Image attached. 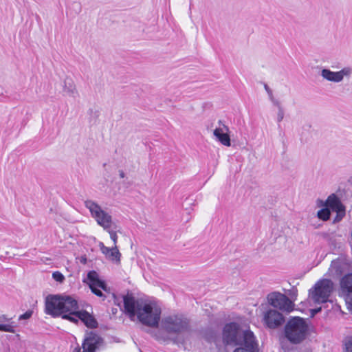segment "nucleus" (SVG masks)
Here are the masks:
<instances>
[{
  "mask_svg": "<svg viewBox=\"0 0 352 352\" xmlns=\"http://www.w3.org/2000/svg\"><path fill=\"white\" fill-rule=\"evenodd\" d=\"M123 302L125 313L131 320L137 316L138 320L146 326H158L162 311L155 302L135 298L131 295L124 296Z\"/></svg>",
  "mask_w": 352,
  "mask_h": 352,
  "instance_id": "obj_1",
  "label": "nucleus"
},
{
  "mask_svg": "<svg viewBox=\"0 0 352 352\" xmlns=\"http://www.w3.org/2000/svg\"><path fill=\"white\" fill-rule=\"evenodd\" d=\"M308 326L303 318L294 317L285 327L286 338L292 343H300L306 337Z\"/></svg>",
  "mask_w": 352,
  "mask_h": 352,
  "instance_id": "obj_2",
  "label": "nucleus"
},
{
  "mask_svg": "<svg viewBox=\"0 0 352 352\" xmlns=\"http://www.w3.org/2000/svg\"><path fill=\"white\" fill-rule=\"evenodd\" d=\"M161 329L170 334H179L188 331L189 320L181 314H173L164 317L161 320Z\"/></svg>",
  "mask_w": 352,
  "mask_h": 352,
  "instance_id": "obj_3",
  "label": "nucleus"
},
{
  "mask_svg": "<svg viewBox=\"0 0 352 352\" xmlns=\"http://www.w3.org/2000/svg\"><path fill=\"white\" fill-rule=\"evenodd\" d=\"M333 289V283L329 279H321L309 290V297L317 304L324 303Z\"/></svg>",
  "mask_w": 352,
  "mask_h": 352,
  "instance_id": "obj_4",
  "label": "nucleus"
},
{
  "mask_svg": "<svg viewBox=\"0 0 352 352\" xmlns=\"http://www.w3.org/2000/svg\"><path fill=\"white\" fill-rule=\"evenodd\" d=\"M85 206L87 208L91 216L97 223L104 230H109L112 225V217L95 201L88 199L85 201Z\"/></svg>",
  "mask_w": 352,
  "mask_h": 352,
  "instance_id": "obj_5",
  "label": "nucleus"
},
{
  "mask_svg": "<svg viewBox=\"0 0 352 352\" xmlns=\"http://www.w3.org/2000/svg\"><path fill=\"white\" fill-rule=\"evenodd\" d=\"M245 331H241L239 325L235 322H230L223 328V340L226 344L241 345L243 340V333Z\"/></svg>",
  "mask_w": 352,
  "mask_h": 352,
  "instance_id": "obj_6",
  "label": "nucleus"
},
{
  "mask_svg": "<svg viewBox=\"0 0 352 352\" xmlns=\"http://www.w3.org/2000/svg\"><path fill=\"white\" fill-rule=\"evenodd\" d=\"M267 301L271 306L283 312L290 313L294 309V303L287 296L280 292L269 294Z\"/></svg>",
  "mask_w": 352,
  "mask_h": 352,
  "instance_id": "obj_7",
  "label": "nucleus"
},
{
  "mask_svg": "<svg viewBox=\"0 0 352 352\" xmlns=\"http://www.w3.org/2000/svg\"><path fill=\"white\" fill-rule=\"evenodd\" d=\"M62 302V316L63 319H67L74 323L77 322V319L74 317L78 311V306L77 301L71 296H61Z\"/></svg>",
  "mask_w": 352,
  "mask_h": 352,
  "instance_id": "obj_8",
  "label": "nucleus"
},
{
  "mask_svg": "<svg viewBox=\"0 0 352 352\" xmlns=\"http://www.w3.org/2000/svg\"><path fill=\"white\" fill-rule=\"evenodd\" d=\"M84 282L89 285L90 289L95 295L102 298L103 300L105 298V296L100 289L107 291V285L103 280L100 279L99 275L96 271H89Z\"/></svg>",
  "mask_w": 352,
  "mask_h": 352,
  "instance_id": "obj_9",
  "label": "nucleus"
},
{
  "mask_svg": "<svg viewBox=\"0 0 352 352\" xmlns=\"http://www.w3.org/2000/svg\"><path fill=\"white\" fill-rule=\"evenodd\" d=\"M102 344V338L96 332L90 331L85 334L81 349L76 347L73 352H95Z\"/></svg>",
  "mask_w": 352,
  "mask_h": 352,
  "instance_id": "obj_10",
  "label": "nucleus"
},
{
  "mask_svg": "<svg viewBox=\"0 0 352 352\" xmlns=\"http://www.w3.org/2000/svg\"><path fill=\"white\" fill-rule=\"evenodd\" d=\"M320 75L328 81L338 83L342 82L344 77L349 78L351 76L352 67L349 66L344 67L338 72H333L329 69H322Z\"/></svg>",
  "mask_w": 352,
  "mask_h": 352,
  "instance_id": "obj_11",
  "label": "nucleus"
},
{
  "mask_svg": "<svg viewBox=\"0 0 352 352\" xmlns=\"http://www.w3.org/2000/svg\"><path fill=\"white\" fill-rule=\"evenodd\" d=\"M63 303L60 295H49L45 299V314L54 318L61 316Z\"/></svg>",
  "mask_w": 352,
  "mask_h": 352,
  "instance_id": "obj_12",
  "label": "nucleus"
},
{
  "mask_svg": "<svg viewBox=\"0 0 352 352\" xmlns=\"http://www.w3.org/2000/svg\"><path fill=\"white\" fill-rule=\"evenodd\" d=\"M263 322L267 328L274 329L285 322V317L277 310L269 309L263 313Z\"/></svg>",
  "mask_w": 352,
  "mask_h": 352,
  "instance_id": "obj_13",
  "label": "nucleus"
},
{
  "mask_svg": "<svg viewBox=\"0 0 352 352\" xmlns=\"http://www.w3.org/2000/svg\"><path fill=\"white\" fill-rule=\"evenodd\" d=\"M242 344L234 352H258V343L252 331L246 330L243 333Z\"/></svg>",
  "mask_w": 352,
  "mask_h": 352,
  "instance_id": "obj_14",
  "label": "nucleus"
},
{
  "mask_svg": "<svg viewBox=\"0 0 352 352\" xmlns=\"http://www.w3.org/2000/svg\"><path fill=\"white\" fill-rule=\"evenodd\" d=\"M324 205L329 209L330 208L337 212L336 220L340 221L344 217L345 214L344 207L334 194L329 196Z\"/></svg>",
  "mask_w": 352,
  "mask_h": 352,
  "instance_id": "obj_15",
  "label": "nucleus"
},
{
  "mask_svg": "<svg viewBox=\"0 0 352 352\" xmlns=\"http://www.w3.org/2000/svg\"><path fill=\"white\" fill-rule=\"evenodd\" d=\"M218 124L219 126L214 130L213 135L223 145L230 146V138L228 135V126H226L221 120H219Z\"/></svg>",
  "mask_w": 352,
  "mask_h": 352,
  "instance_id": "obj_16",
  "label": "nucleus"
},
{
  "mask_svg": "<svg viewBox=\"0 0 352 352\" xmlns=\"http://www.w3.org/2000/svg\"><path fill=\"white\" fill-rule=\"evenodd\" d=\"M340 289L349 307L352 300V273L342 277L340 280Z\"/></svg>",
  "mask_w": 352,
  "mask_h": 352,
  "instance_id": "obj_17",
  "label": "nucleus"
},
{
  "mask_svg": "<svg viewBox=\"0 0 352 352\" xmlns=\"http://www.w3.org/2000/svg\"><path fill=\"white\" fill-rule=\"evenodd\" d=\"M74 317L77 319V322L80 320L87 327L95 328L98 325L94 316L86 311H78Z\"/></svg>",
  "mask_w": 352,
  "mask_h": 352,
  "instance_id": "obj_18",
  "label": "nucleus"
},
{
  "mask_svg": "<svg viewBox=\"0 0 352 352\" xmlns=\"http://www.w3.org/2000/svg\"><path fill=\"white\" fill-rule=\"evenodd\" d=\"M63 91L72 98H76L78 96L76 85L73 80L69 78H66L64 80Z\"/></svg>",
  "mask_w": 352,
  "mask_h": 352,
  "instance_id": "obj_19",
  "label": "nucleus"
},
{
  "mask_svg": "<svg viewBox=\"0 0 352 352\" xmlns=\"http://www.w3.org/2000/svg\"><path fill=\"white\" fill-rule=\"evenodd\" d=\"M121 254L120 253L118 247L113 246L111 248V251L109 252L107 258L116 263H120Z\"/></svg>",
  "mask_w": 352,
  "mask_h": 352,
  "instance_id": "obj_20",
  "label": "nucleus"
},
{
  "mask_svg": "<svg viewBox=\"0 0 352 352\" xmlns=\"http://www.w3.org/2000/svg\"><path fill=\"white\" fill-rule=\"evenodd\" d=\"M273 105L276 107L278 109L276 121L279 124L284 118L285 111L280 101H275V103H274Z\"/></svg>",
  "mask_w": 352,
  "mask_h": 352,
  "instance_id": "obj_21",
  "label": "nucleus"
},
{
  "mask_svg": "<svg viewBox=\"0 0 352 352\" xmlns=\"http://www.w3.org/2000/svg\"><path fill=\"white\" fill-rule=\"evenodd\" d=\"M330 210L328 208H324L321 210H320L318 212L317 216L320 219H322L323 221H327L330 217Z\"/></svg>",
  "mask_w": 352,
  "mask_h": 352,
  "instance_id": "obj_22",
  "label": "nucleus"
},
{
  "mask_svg": "<svg viewBox=\"0 0 352 352\" xmlns=\"http://www.w3.org/2000/svg\"><path fill=\"white\" fill-rule=\"evenodd\" d=\"M15 327L16 325L14 324V322L10 324H0V331H1L14 333Z\"/></svg>",
  "mask_w": 352,
  "mask_h": 352,
  "instance_id": "obj_23",
  "label": "nucleus"
},
{
  "mask_svg": "<svg viewBox=\"0 0 352 352\" xmlns=\"http://www.w3.org/2000/svg\"><path fill=\"white\" fill-rule=\"evenodd\" d=\"M153 336L155 338V340L160 342H166L169 340L168 336L166 333L162 332L160 330L155 331L153 333Z\"/></svg>",
  "mask_w": 352,
  "mask_h": 352,
  "instance_id": "obj_24",
  "label": "nucleus"
},
{
  "mask_svg": "<svg viewBox=\"0 0 352 352\" xmlns=\"http://www.w3.org/2000/svg\"><path fill=\"white\" fill-rule=\"evenodd\" d=\"M329 270L333 272L335 271V273L337 275H339L341 274V270H340V261H333L331 262Z\"/></svg>",
  "mask_w": 352,
  "mask_h": 352,
  "instance_id": "obj_25",
  "label": "nucleus"
},
{
  "mask_svg": "<svg viewBox=\"0 0 352 352\" xmlns=\"http://www.w3.org/2000/svg\"><path fill=\"white\" fill-rule=\"evenodd\" d=\"M264 88L269 96V99L272 102V104L275 103V101H279L278 100L276 99L273 95L272 90L269 87V86L266 84L264 85Z\"/></svg>",
  "mask_w": 352,
  "mask_h": 352,
  "instance_id": "obj_26",
  "label": "nucleus"
},
{
  "mask_svg": "<svg viewBox=\"0 0 352 352\" xmlns=\"http://www.w3.org/2000/svg\"><path fill=\"white\" fill-rule=\"evenodd\" d=\"M52 277L56 281L59 283H62L65 280V277L63 274L58 271L53 272Z\"/></svg>",
  "mask_w": 352,
  "mask_h": 352,
  "instance_id": "obj_27",
  "label": "nucleus"
},
{
  "mask_svg": "<svg viewBox=\"0 0 352 352\" xmlns=\"http://www.w3.org/2000/svg\"><path fill=\"white\" fill-rule=\"evenodd\" d=\"M344 352H352V338L346 339L344 342Z\"/></svg>",
  "mask_w": 352,
  "mask_h": 352,
  "instance_id": "obj_28",
  "label": "nucleus"
},
{
  "mask_svg": "<svg viewBox=\"0 0 352 352\" xmlns=\"http://www.w3.org/2000/svg\"><path fill=\"white\" fill-rule=\"evenodd\" d=\"M107 231L109 233L110 238L113 242V245H114L113 246H117L116 243H117V240H118V236H117L116 232L113 230H111V228H109V230H107Z\"/></svg>",
  "mask_w": 352,
  "mask_h": 352,
  "instance_id": "obj_29",
  "label": "nucleus"
},
{
  "mask_svg": "<svg viewBox=\"0 0 352 352\" xmlns=\"http://www.w3.org/2000/svg\"><path fill=\"white\" fill-rule=\"evenodd\" d=\"M100 248L103 254L105 255L106 258L109 255V252L111 251V248L106 247L102 243L100 244Z\"/></svg>",
  "mask_w": 352,
  "mask_h": 352,
  "instance_id": "obj_30",
  "label": "nucleus"
},
{
  "mask_svg": "<svg viewBox=\"0 0 352 352\" xmlns=\"http://www.w3.org/2000/svg\"><path fill=\"white\" fill-rule=\"evenodd\" d=\"M32 314H33V311L32 310H28L23 314H21V316H19V320L29 319L32 316Z\"/></svg>",
  "mask_w": 352,
  "mask_h": 352,
  "instance_id": "obj_31",
  "label": "nucleus"
},
{
  "mask_svg": "<svg viewBox=\"0 0 352 352\" xmlns=\"http://www.w3.org/2000/svg\"><path fill=\"white\" fill-rule=\"evenodd\" d=\"M321 311V307L320 308H318V309H312L311 310V314H312V316H314V314L318 313L319 311Z\"/></svg>",
  "mask_w": 352,
  "mask_h": 352,
  "instance_id": "obj_32",
  "label": "nucleus"
},
{
  "mask_svg": "<svg viewBox=\"0 0 352 352\" xmlns=\"http://www.w3.org/2000/svg\"><path fill=\"white\" fill-rule=\"evenodd\" d=\"M1 319H2L3 320H5V321H9V320H10V319H9V318H7L6 316H4V315H3V316H2Z\"/></svg>",
  "mask_w": 352,
  "mask_h": 352,
  "instance_id": "obj_33",
  "label": "nucleus"
},
{
  "mask_svg": "<svg viewBox=\"0 0 352 352\" xmlns=\"http://www.w3.org/2000/svg\"><path fill=\"white\" fill-rule=\"evenodd\" d=\"M120 176L121 178H123L124 177V173L123 171H120Z\"/></svg>",
  "mask_w": 352,
  "mask_h": 352,
  "instance_id": "obj_34",
  "label": "nucleus"
},
{
  "mask_svg": "<svg viewBox=\"0 0 352 352\" xmlns=\"http://www.w3.org/2000/svg\"><path fill=\"white\" fill-rule=\"evenodd\" d=\"M3 88L1 86H0V96L3 95Z\"/></svg>",
  "mask_w": 352,
  "mask_h": 352,
  "instance_id": "obj_35",
  "label": "nucleus"
}]
</instances>
